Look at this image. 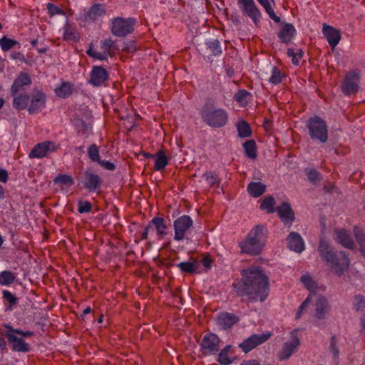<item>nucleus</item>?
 Listing matches in <instances>:
<instances>
[{
  "mask_svg": "<svg viewBox=\"0 0 365 365\" xmlns=\"http://www.w3.org/2000/svg\"><path fill=\"white\" fill-rule=\"evenodd\" d=\"M243 278L234 283L237 295L250 302H264L269 294V278L259 267H250L242 271Z\"/></svg>",
  "mask_w": 365,
  "mask_h": 365,
  "instance_id": "1",
  "label": "nucleus"
},
{
  "mask_svg": "<svg viewBox=\"0 0 365 365\" xmlns=\"http://www.w3.org/2000/svg\"><path fill=\"white\" fill-rule=\"evenodd\" d=\"M318 252L322 259L325 261L338 276L342 275L349 267L350 260L344 252H334L329 243L322 238L319 241Z\"/></svg>",
  "mask_w": 365,
  "mask_h": 365,
  "instance_id": "2",
  "label": "nucleus"
},
{
  "mask_svg": "<svg viewBox=\"0 0 365 365\" xmlns=\"http://www.w3.org/2000/svg\"><path fill=\"white\" fill-rule=\"evenodd\" d=\"M267 230L263 225H257L248 233L246 240L240 244L241 252L251 255H259L265 244Z\"/></svg>",
  "mask_w": 365,
  "mask_h": 365,
  "instance_id": "3",
  "label": "nucleus"
},
{
  "mask_svg": "<svg viewBox=\"0 0 365 365\" xmlns=\"http://www.w3.org/2000/svg\"><path fill=\"white\" fill-rule=\"evenodd\" d=\"M201 118L207 125L213 128H221L228 121V114L222 108H216L206 104L200 111Z\"/></svg>",
  "mask_w": 365,
  "mask_h": 365,
  "instance_id": "4",
  "label": "nucleus"
},
{
  "mask_svg": "<svg viewBox=\"0 0 365 365\" xmlns=\"http://www.w3.org/2000/svg\"><path fill=\"white\" fill-rule=\"evenodd\" d=\"M307 128L310 138L313 141L325 143L328 140V126L327 123L319 116L309 118Z\"/></svg>",
  "mask_w": 365,
  "mask_h": 365,
  "instance_id": "5",
  "label": "nucleus"
},
{
  "mask_svg": "<svg viewBox=\"0 0 365 365\" xmlns=\"http://www.w3.org/2000/svg\"><path fill=\"white\" fill-rule=\"evenodd\" d=\"M135 22L136 21L133 18H115L112 22L111 33L115 36L124 37L133 33Z\"/></svg>",
  "mask_w": 365,
  "mask_h": 365,
  "instance_id": "6",
  "label": "nucleus"
},
{
  "mask_svg": "<svg viewBox=\"0 0 365 365\" xmlns=\"http://www.w3.org/2000/svg\"><path fill=\"white\" fill-rule=\"evenodd\" d=\"M360 73L358 71H350L345 74L341 89L345 96L356 94L359 88Z\"/></svg>",
  "mask_w": 365,
  "mask_h": 365,
  "instance_id": "7",
  "label": "nucleus"
},
{
  "mask_svg": "<svg viewBox=\"0 0 365 365\" xmlns=\"http://www.w3.org/2000/svg\"><path fill=\"white\" fill-rule=\"evenodd\" d=\"M5 329L4 334L9 343L12 346L14 351H23V331L20 329H14L11 325L6 324L4 325Z\"/></svg>",
  "mask_w": 365,
  "mask_h": 365,
  "instance_id": "8",
  "label": "nucleus"
},
{
  "mask_svg": "<svg viewBox=\"0 0 365 365\" xmlns=\"http://www.w3.org/2000/svg\"><path fill=\"white\" fill-rule=\"evenodd\" d=\"M297 332V329L292 331L289 340L283 344L279 355L280 360L288 359L292 354L297 351L298 346L300 345Z\"/></svg>",
  "mask_w": 365,
  "mask_h": 365,
  "instance_id": "9",
  "label": "nucleus"
},
{
  "mask_svg": "<svg viewBox=\"0 0 365 365\" xmlns=\"http://www.w3.org/2000/svg\"><path fill=\"white\" fill-rule=\"evenodd\" d=\"M58 148L54 142L46 140L37 143L29 153L30 158H42L47 154L56 151Z\"/></svg>",
  "mask_w": 365,
  "mask_h": 365,
  "instance_id": "10",
  "label": "nucleus"
},
{
  "mask_svg": "<svg viewBox=\"0 0 365 365\" xmlns=\"http://www.w3.org/2000/svg\"><path fill=\"white\" fill-rule=\"evenodd\" d=\"M193 222L188 215L178 217L174 222L175 237L178 241L182 240L187 230L192 226Z\"/></svg>",
  "mask_w": 365,
  "mask_h": 365,
  "instance_id": "11",
  "label": "nucleus"
},
{
  "mask_svg": "<svg viewBox=\"0 0 365 365\" xmlns=\"http://www.w3.org/2000/svg\"><path fill=\"white\" fill-rule=\"evenodd\" d=\"M270 336L271 334L269 332L259 334H252L243 342L240 344L239 347L241 348L245 353H248L257 346L267 341L270 338Z\"/></svg>",
  "mask_w": 365,
  "mask_h": 365,
  "instance_id": "12",
  "label": "nucleus"
},
{
  "mask_svg": "<svg viewBox=\"0 0 365 365\" xmlns=\"http://www.w3.org/2000/svg\"><path fill=\"white\" fill-rule=\"evenodd\" d=\"M14 96L13 106L17 110L23 109V73H21L14 82L11 88Z\"/></svg>",
  "mask_w": 365,
  "mask_h": 365,
  "instance_id": "13",
  "label": "nucleus"
},
{
  "mask_svg": "<svg viewBox=\"0 0 365 365\" xmlns=\"http://www.w3.org/2000/svg\"><path fill=\"white\" fill-rule=\"evenodd\" d=\"M81 182L83 187L89 192L96 191L102 185L101 177L90 170H86L83 173Z\"/></svg>",
  "mask_w": 365,
  "mask_h": 365,
  "instance_id": "14",
  "label": "nucleus"
},
{
  "mask_svg": "<svg viewBox=\"0 0 365 365\" xmlns=\"http://www.w3.org/2000/svg\"><path fill=\"white\" fill-rule=\"evenodd\" d=\"M46 103V95L41 91L35 90L31 96V103L28 107V111L34 115L41 111Z\"/></svg>",
  "mask_w": 365,
  "mask_h": 365,
  "instance_id": "15",
  "label": "nucleus"
},
{
  "mask_svg": "<svg viewBox=\"0 0 365 365\" xmlns=\"http://www.w3.org/2000/svg\"><path fill=\"white\" fill-rule=\"evenodd\" d=\"M276 210L284 224L290 227L295 219L294 212L290 205L284 202Z\"/></svg>",
  "mask_w": 365,
  "mask_h": 365,
  "instance_id": "16",
  "label": "nucleus"
},
{
  "mask_svg": "<svg viewBox=\"0 0 365 365\" xmlns=\"http://www.w3.org/2000/svg\"><path fill=\"white\" fill-rule=\"evenodd\" d=\"M288 248L297 253H301L304 250V242L301 235L296 232H292L286 238Z\"/></svg>",
  "mask_w": 365,
  "mask_h": 365,
  "instance_id": "17",
  "label": "nucleus"
},
{
  "mask_svg": "<svg viewBox=\"0 0 365 365\" xmlns=\"http://www.w3.org/2000/svg\"><path fill=\"white\" fill-rule=\"evenodd\" d=\"M108 78V73L107 71L101 66H95L91 70L89 83L94 86H100Z\"/></svg>",
  "mask_w": 365,
  "mask_h": 365,
  "instance_id": "18",
  "label": "nucleus"
},
{
  "mask_svg": "<svg viewBox=\"0 0 365 365\" xmlns=\"http://www.w3.org/2000/svg\"><path fill=\"white\" fill-rule=\"evenodd\" d=\"M322 32L330 46L332 48H335L341 40L340 31L324 24L323 25Z\"/></svg>",
  "mask_w": 365,
  "mask_h": 365,
  "instance_id": "19",
  "label": "nucleus"
},
{
  "mask_svg": "<svg viewBox=\"0 0 365 365\" xmlns=\"http://www.w3.org/2000/svg\"><path fill=\"white\" fill-rule=\"evenodd\" d=\"M219 343L220 339L216 334L207 333L202 338L200 345L203 349L214 353L219 351Z\"/></svg>",
  "mask_w": 365,
  "mask_h": 365,
  "instance_id": "20",
  "label": "nucleus"
},
{
  "mask_svg": "<svg viewBox=\"0 0 365 365\" xmlns=\"http://www.w3.org/2000/svg\"><path fill=\"white\" fill-rule=\"evenodd\" d=\"M296 34V29L292 24L286 23L279 30L277 36L283 43H289Z\"/></svg>",
  "mask_w": 365,
  "mask_h": 365,
  "instance_id": "21",
  "label": "nucleus"
},
{
  "mask_svg": "<svg viewBox=\"0 0 365 365\" xmlns=\"http://www.w3.org/2000/svg\"><path fill=\"white\" fill-rule=\"evenodd\" d=\"M239 322V317L234 314L223 312L219 314L217 322L223 329L230 328Z\"/></svg>",
  "mask_w": 365,
  "mask_h": 365,
  "instance_id": "22",
  "label": "nucleus"
},
{
  "mask_svg": "<svg viewBox=\"0 0 365 365\" xmlns=\"http://www.w3.org/2000/svg\"><path fill=\"white\" fill-rule=\"evenodd\" d=\"M106 14L105 6L102 4H94L84 15V19L87 21H94Z\"/></svg>",
  "mask_w": 365,
  "mask_h": 365,
  "instance_id": "23",
  "label": "nucleus"
},
{
  "mask_svg": "<svg viewBox=\"0 0 365 365\" xmlns=\"http://www.w3.org/2000/svg\"><path fill=\"white\" fill-rule=\"evenodd\" d=\"M243 11L252 19L256 26H258L260 19L262 17L261 12L255 4V2L246 4L241 6Z\"/></svg>",
  "mask_w": 365,
  "mask_h": 365,
  "instance_id": "24",
  "label": "nucleus"
},
{
  "mask_svg": "<svg viewBox=\"0 0 365 365\" xmlns=\"http://www.w3.org/2000/svg\"><path fill=\"white\" fill-rule=\"evenodd\" d=\"M329 304L327 299L319 296L315 302V316L318 319L325 318L326 313L329 311Z\"/></svg>",
  "mask_w": 365,
  "mask_h": 365,
  "instance_id": "25",
  "label": "nucleus"
},
{
  "mask_svg": "<svg viewBox=\"0 0 365 365\" xmlns=\"http://www.w3.org/2000/svg\"><path fill=\"white\" fill-rule=\"evenodd\" d=\"M335 235V240L338 243L348 249L352 250L354 248V242L345 230H336Z\"/></svg>",
  "mask_w": 365,
  "mask_h": 365,
  "instance_id": "26",
  "label": "nucleus"
},
{
  "mask_svg": "<svg viewBox=\"0 0 365 365\" xmlns=\"http://www.w3.org/2000/svg\"><path fill=\"white\" fill-rule=\"evenodd\" d=\"M266 190V185L260 182H251L247 186V191L254 197H258Z\"/></svg>",
  "mask_w": 365,
  "mask_h": 365,
  "instance_id": "27",
  "label": "nucleus"
},
{
  "mask_svg": "<svg viewBox=\"0 0 365 365\" xmlns=\"http://www.w3.org/2000/svg\"><path fill=\"white\" fill-rule=\"evenodd\" d=\"M63 39L66 41H78L80 38L79 34L76 29L69 23H66L63 27Z\"/></svg>",
  "mask_w": 365,
  "mask_h": 365,
  "instance_id": "28",
  "label": "nucleus"
},
{
  "mask_svg": "<svg viewBox=\"0 0 365 365\" xmlns=\"http://www.w3.org/2000/svg\"><path fill=\"white\" fill-rule=\"evenodd\" d=\"M151 222L155 226L158 235L160 237H164L167 235V225L164 218L160 217H155L153 218Z\"/></svg>",
  "mask_w": 365,
  "mask_h": 365,
  "instance_id": "29",
  "label": "nucleus"
},
{
  "mask_svg": "<svg viewBox=\"0 0 365 365\" xmlns=\"http://www.w3.org/2000/svg\"><path fill=\"white\" fill-rule=\"evenodd\" d=\"M243 148L245 155L248 158L251 159L257 158V145L254 140H250L244 143Z\"/></svg>",
  "mask_w": 365,
  "mask_h": 365,
  "instance_id": "30",
  "label": "nucleus"
},
{
  "mask_svg": "<svg viewBox=\"0 0 365 365\" xmlns=\"http://www.w3.org/2000/svg\"><path fill=\"white\" fill-rule=\"evenodd\" d=\"M101 48L108 56H113L118 50L114 41L110 38H106L101 41Z\"/></svg>",
  "mask_w": 365,
  "mask_h": 365,
  "instance_id": "31",
  "label": "nucleus"
},
{
  "mask_svg": "<svg viewBox=\"0 0 365 365\" xmlns=\"http://www.w3.org/2000/svg\"><path fill=\"white\" fill-rule=\"evenodd\" d=\"M55 93L58 97L67 98L72 93L71 85L68 82H63L55 89Z\"/></svg>",
  "mask_w": 365,
  "mask_h": 365,
  "instance_id": "32",
  "label": "nucleus"
},
{
  "mask_svg": "<svg viewBox=\"0 0 365 365\" xmlns=\"http://www.w3.org/2000/svg\"><path fill=\"white\" fill-rule=\"evenodd\" d=\"M155 156V170H161L168 164V158L162 150L158 151Z\"/></svg>",
  "mask_w": 365,
  "mask_h": 365,
  "instance_id": "33",
  "label": "nucleus"
},
{
  "mask_svg": "<svg viewBox=\"0 0 365 365\" xmlns=\"http://www.w3.org/2000/svg\"><path fill=\"white\" fill-rule=\"evenodd\" d=\"M182 272L187 273H195L197 269V262H182L177 264Z\"/></svg>",
  "mask_w": 365,
  "mask_h": 365,
  "instance_id": "34",
  "label": "nucleus"
},
{
  "mask_svg": "<svg viewBox=\"0 0 365 365\" xmlns=\"http://www.w3.org/2000/svg\"><path fill=\"white\" fill-rule=\"evenodd\" d=\"M238 135L240 138H247L252 135V130L249 124L245 120L237 124Z\"/></svg>",
  "mask_w": 365,
  "mask_h": 365,
  "instance_id": "35",
  "label": "nucleus"
},
{
  "mask_svg": "<svg viewBox=\"0 0 365 365\" xmlns=\"http://www.w3.org/2000/svg\"><path fill=\"white\" fill-rule=\"evenodd\" d=\"M206 45L211 54L218 56L222 53L221 45L218 40L210 41Z\"/></svg>",
  "mask_w": 365,
  "mask_h": 365,
  "instance_id": "36",
  "label": "nucleus"
},
{
  "mask_svg": "<svg viewBox=\"0 0 365 365\" xmlns=\"http://www.w3.org/2000/svg\"><path fill=\"white\" fill-rule=\"evenodd\" d=\"M275 203V200L272 196H268L264 198L260 204V208L262 210H267L268 213H272L274 212L273 208Z\"/></svg>",
  "mask_w": 365,
  "mask_h": 365,
  "instance_id": "37",
  "label": "nucleus"
},
{
  "mask_svg": "<svg viewBox=\"0 0 365 365\" xmlns=\"http://www.w3.org/2000/svg\"><path fill=\"white\" fill-rule=\"evenodd\" d=\"M88 156L93 162L98 163L101 160L99 148L96 144H92L88 148Z\"/></svg>",
  "mask_w": 365,
  "mask_h": 365,
  "instance_id": "38",
  "label": "nucleus"
},
{
  "mask_svg": "<svg viewBox=\"0 0 365 365\" xmlns=\"http://www.w3.org/2000/svg\"><path fill=\"white\" fill-rule=\"evenodd\" d=\"M18 44L19 43L17 41L9 38L6 36H3L0 39V47L4 51H7Z\"/></svg>",
  "mask_w": 365,
  "mask_h": 365,
  "instance_id": "39",
  "label": "nucleus"
},
{
  "mask_svg": "<svg viewBox=\"0 0 365 365\" xmlns=\"http://www.w3.org/2000/svg\"><path fill=\"white\" fill-rule=\"evenodd\" d=\"M53 182L56 184L67 186H71L74 183L73 179L71 176L64 174L58 175L54 178Z\"/></svg>",
  "mask_w": 365,
  "mask_h": 365,
  "instance_id": "40",
  "label": "nucleus"
},
{
  "mask_svg": "<svg viewBox=\"0 0 365 365\" xmlns=\"http://www.w3.org/2000/svg\"><path fill=\"white\" fill-rule=\"evenodd\" d=\"M250 93L245 89L239 90L234 96V99L242 105L247 103V98L250 97Z\"/></svg>",
  "mask_w": 365,
  "mask_h": 365,
  "instance_id": "41",
  "label": "nucleus"
},
{
  "mask_svg": "<svg viewBox=\"0 0 365 365\" xmlns=\"http://www.w3.org/2000/svg\"><path fill=\"white\" fill-rule=\"evenodd\" d=\"M14 280V276L11 272L3 271L0 272V284L9 285Z\"/></svg>",
  "mask_w": 365,
  "mask_h": 365,
  "instance_id": "42",
  "label": "nucleus"
},
{
  "mask_svg": "<svg viewBox=\"0 0 365 365\" xmlns=\"http://www.w3.org/2000/svg\"><path fill=\"white\" fill-rule=\"evenodd\" d=\"M287 55L292 57V62L294 65L297 66L299 64V59L303 56V51L302 49H297L295 52L292 48L287 49Z\"/></svg>",
  "mask_w": 365,
  "mask_h": 365,
  "instance_id": "43",
  "label": "nucleus"
},
{
  "mask_svg": "<svg viewBox=\"0 0 365 365\" xmlns=\"http://www.w3.org/2000/svg\"><path fill=\"white\" fill-rule=\"evenodd\" d=\"M354 234L357 242L359 245V250H361L363 247H365V233L359 227H354Z\"/></svg>",
  "mask_w": 365,
  "mask_h": 365,
  "instance_id": "44",
  "label": "nucleus"
},
{
  "mask_svg": "<svg viewBox=\"0 0 365 365\" xmlns=\"http://www.w3.org/2000/svg\"><path fill=\"white\" fill-rule=\"evenodd\" d=\"M283 76L281 73V71L276 66H273L272 68V75L269 79V82L273 84H278L282 82Z\"/></svg>",
  "mask_w": 365,
  "mask_h": 365,
  "instance_id": "45",
  "label": "nucleus"
},
{
  "mask_svg": "<svg viewBox=\"0 0 365 365\" xmlns=\"http://www.w3.org/2000/svg\"><path fill=\"white\" fill-rule=\"evenodd\" d=\"M203 178L205 179V180L207 182L210 186H215L219 185L220 180L215 173L211 171L207 172L204 173Z\"/></svg>",
  "mask_w": 365,
  "mask_h": 365,
  "instance_id": "46",
  "label": "nucleus"
},
{
  "mask_svg": "<svg viewBox=\"0 0 365 365\" xmlns=\"http://www.w3.org/2000/svg\"><path fill=\"white\" fill-rule=\"evenodd\" d=\"M305 173L309 180L314 184L319 182L322 179L320 173L314 169H307L305 170Z\"/></svg>",
  "mask_w": 365,
  "mask_h": 365,
  "instance_id": "47",
  "label": "nucleus"
},
{
  "mask_svg": "<svg viewBox=\"0 0 365 365\" xmlns=\"http://www.w3.org/2000/svg\"><path fill=\"white\" fill-rule=\"evenodd\" d=\"M230 346H227L223 349L218 355V361L222 365H228L231 363V360L228 357L227 351Z\"/></svg>",
  "mask_w": 365,
  "mask_h": 365,
  "instance_id": "48",
  "label": "nucleus"
},
{
  "mask_svg": "<svg viewBox=\"0 0 365 365\" xmlns=\"http://www.w3.org/2000/svg\"><path fill=\"white\" fill-rule=\"evenodd\" d=\"M354 307L356 311L363 310L365 308V297L362 295H356L354 300Z\"/></svg>",
  "mask_w": 365,
  "mask_h": 365,
  "instance_id": "49",
  "label": "nucleus"
},
{
  "mask_svg": "<svg viewBox=\"0 0 365 365\" xmlns=\"http://www.w3.org/2000/svg\"><path fill=\"white\" fill-rule=\"evenodd\" d=\"M262 6L264 7V9H265L266 12L267 13V14L269 15V16L271 19H272L276 23H280L281 19L279 16H277L275 14L273 9L270 4V2L266 3Z\"/></svg>",
  "mask_w": 365,
  "mask_h": 365,
  "instance_id": "50",
  "label": "nucleus"
},
{
  "mask_svg": "<svg viewBox=\"0 0 365 365\" xmlns=\"http://www.w3.org/2000/svg\"><path fill=\"white\" fill-rule=\"evenodd\" d=\"M3 298L9 304V307H11L17 303V298L8 290H4L2 292Z\"/></svg>",
  "mask_w": 365,
  "mask_h": 365,
  "instance_id": "51",
  "label": "nucleus"
},
{
  "mask_svg": "<svg viewBox=\"0 0 365 365\" xmlns=\"http://www.w3.org/2000/svg\"><path fill=\"white\" fill-rule=\"evenodd\" d=\"M92 205L88 201H79L78 202V211L80 213L88 212L91 210Z\"/></svg>",
  "mask_w": 365,
  "mask_h": 365,
  "instance_id": "52",
  "label": "nucleus"
},
{
  "mask_svg": "<svg viewBox=\"0 0 365 365\" xmlns=\"http://www.w3.org/2000/svg\"><path fill=\"white\" fill-rule=\"evenodd\" d=\"M47 9H48V12L51 16H53L56 14H61V15L64 14V11L62 9H61L60 8H58L57 6L54 5L52 3L47 4Z\"/></svg>",
  "mask_w": 365,
  "mask_h": 365,
  "instance_id": "53",
  "label": "nucleus"
},
{
  "mask_svg": "<svg viewBox=\"0 0 365 365\" xmlns=\"http://www.w3.org/2000/svg\"><path fill=\"white\" fill-rule=\"evenodd\" d=\"M123 51L125 53H132L136 51L135 43L134 41H129L124 43Z\"/></svg>",
  "mask_w": 365,
  "mask_h": 365,
  "instance_id": "54",
  "label": "nucleus"
},
{
  "mask_svg": "<svg viewBox=\"0 0 365 365\" xmlns=\"http://www.w3.org/2000/svg\"><path fill=\"white\" fill-rule=\"evenodd\" d=\"M301 281L308 289H312L315 287V284L309 275H303L301 277Z\"/></svg>",
  "mask_w": 365,
  "mask_h": 365,
  "instance_id": "55",
  "label": "nucleus"
},
{
  "mask_svg": "<svg viewBox=\"0 0 365 365\" xmlns=\"http://www.w3.org/2000/svg\"><path fill=\"white\" fill-rule=\"evenodd\" d=\"M330 349L331 351L333 354L334 359H336L339 356V352L336 347V339L335 336H333L331 339L330 343Z\"/></svg>",
  "mask_w": 365,
  "mask_h": 365,
  "instance_id": "56",
  "label": "nucleus"
},
{
  "mask_svg": "<svg viewBox=\"0 0 365 365\" xmlns=\"http://www.w3.org/2000/svg\"><path fill=\"white\" fill-rule=\"evenodd\" d=\"M98 163L102 166L103 168H105L106 170H114L115 168V165H114V163H111V162H109V161H106V160H100Z\"/></svg>",
  "mask_w": 365,
  "mask_h": 365,
  "instance_id": "57",
  "label": "nucleus"
},
{
  "mask_svg": "<svg viewBox=\"0 0 365 365\" xmlns=\"http://www.w3.org/2000/svg\"><path fill=\"white\" fill-rule=\"evenodd\" d=\"M309 304V297H307V299H305V300L302 303V304L300 305V307H299V310H298V312H297V319L300 317L302 312L304 309H306L308 307Z\"/></svg>",
  "mask_w": 365,
  "mask_h": 365,
  "instance_id": "58",
  "label": "nucleus"
},
{
  "mask_svg": "<svg viewBox=\"0 0 365 365\" xmlns=\"http://www.w3.org/2000/svg\"><path fill=\"white\" fill-rule=\"evenodd\" d=\"M9 178L8 172L0 167V182L6 183Z\"/></svg>",
  "mask_w": 365,
  "mask_h": 365,
  "instance_id": "59",
  "label": "nucleus"
},
{
  "mask_svg": "<svg viewBox=\"0 0 365 365\" xmlns=\"http://www.w3.org/2000/svg\"><path fill=\"white\" fill-rule=\"evenodd\" d=\"M201 262L205 267H206L207 269H210L212 266V260L210 257L204 256L203 258L201 259Z\"/></svg>",
  "mask_w": 365,
  "mask_h": 365,
  "instance_id": "60",
  "label": "nucleus"
},
{
  "mask_svg": "<svg viewBox=\"0 0 365 365\" xmlns=\"http://www.w3.org/2000/svg\"><path fill=\"white\" fill-rule=\"evenodd\" d=\"M94 58L99 59V60H106L108 58V55L103 51V53H99L97 52L96 53H94Z\"/></svg>",
  "mask_w": 365,
  "mask_h": 365,
  "instance_id": "61",
  "label": "nucleus"
},
{
  "mask_svg": "<svg viewBox=\"0 0 365 365\" xmlns=\"http://www.w3.org/2000/svg\"><path fill=\"white\" fill-rule=\"evenodd\" d=\"M240 365H260L256 360L243 361Z\"/></svg>",
  "mask_w": 365,
  "mask_h": 365,
  "instance_id": "62",
  "label": "nucleus"
},
{
  "mask_svg": "<svg viewBox=\"0 0 365 365\" xmlns=\"http://www.w3.org/2000/svg\"><path fill=\"white\" fill-rule=\"evenodd\" d=\"M150 229H152V226L150 225H148L145 228L144 232L142 233V240H146L148 239V233Z\"/></svg>",
  "mask_w": 365,
  "mask_h": 365,
  "instance_id": "63",
  "label": "nucleus"
},
{
  "mask_svg": "<svg viewBox=\"0 0 365 365\" xmlns=\"http://www.w3.org/2000/svg\"><path fill=\"white\" fill-rule=\"evenodd\" d=\"M6 348V341L0 336V352L3 351Z\"/></svg>",
  "mask_w": 365,
  "mask_h": 365,
  "instance_id": "64",
  "label": "nucleus"
}]
</instances>
